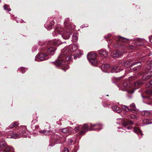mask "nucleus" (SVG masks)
<instances>
[{
	"label": "nucleus",
	"mask_w": 152,
	"mask_h": 152,
	"mask_svg": "<svg viewBox=\"0 0 152 152\" xmlns=\"http://www.w3.org/2000/svg\"><path fill=\"white\" fill-rule=\"evenodd\" d=\"M147 104H150L152 105V99H151L150 100V102L148 103Z\"/></svg>",
	"instance_id": "44"
},
{
	"label": "nucleus",
	"mask_w": 152,
	"mask_h": 152,
	"mask_svg": "<svg viewBox=\"0 0 152 152\" xmlns=\"http://www.w3.org/2000/svg\"><path fill=\"white\" fill-rule=\"evenodd\" d=\"M102 128V125L100 124H97L94 125L91 124H84L83 125H79L76 127L75 130L78 132V134L81 135L85 133L88 130H99Z\"/></svg>",
	"instance_id": "1"
},
{
	"label": "nucleus",
	"mask_w": 152,
	"mask_h": 152,
	"mask_svg": "<svg viewBox=\"0 0 152 152\" xmlns=\"http://www.w3.org/2000/svg\"><path fill=\"white\" fill-rule=\"evenodd\" d=\"M145 115H147L148 114V111H145L144 112Z\"/></svg>",
	"instance_id": "43"
},
{
	"label": "nucleus",
	"mask_w": 152,
	"mask_h": 152,
	"mask_svg": "<svg viewBox=\"0 0 152 152\" xmlns=\"http://www.w3.org/2000/svg\"><path fill=\"white\" fill-rule=\"evenodd\" d=\"M131 128H132L131 127H127V129H131Z\"/></svg>",
	"instance_id": "49"
},
{
	"label": "nucleus",
	"mask_w": 152,
	"mask_h": 152,
	"mask_svg": "<svg viewBox=\"0 0 152 152\" xmlns=\"http://www.w3.org/2000/svg\"><path fill=\"white\" fill-rule=\"evenodd\" d=\"M68 48L70 52L71 53L76 50L78 48V46L76 45H73L69 46Z\"/></svg>",
	"instance_id": "15"
},
{
	"label": "nucleus",
	"mask_w": 152,
	"mask_h": 152,
	"mask_svg": "<svg viewBox=\"0 0 152 152\" xmlns=\"http://www.w3.org/2000/svg\"><path fill=\"white\" fill-rule=\"evenodd\" d=\"M54 23V22L53 20L51 21L50 23L49 22H47V23L45 24V26L48 30H51Z\"/></svg>",
	"instance_id": "13"
},
{
	"label": "nucleus",
	"mask_w": 152,
	"mask_h": 152,
	"mask_svg": "<svg viewBox=\"0 0 152 152\" xmlns=\"http://www.w3.org/2000/svg\"><path fill=\"white\" fill-rule=\"evenodd\" d=\"M63 30V29L62 28H56L55 29V31L53 32V36H55L58 34H61V36L64 39H68L70 37L71 34L70 31H64L62 32Z\"/></svg>",
	"instance_id": "3"
},
{
	"label": "nucleus",
	"mask_w": 152,
	"mask_h": 152,
	"mask_svg": "<svg viewBox=\"0 0 152 152\" xmlns=\"http://www.w3.org/2000/svg\"><path fill=\"white\" fill-rule=\"evenodd\" d=\"M98 53L101 56L106 57L107 56L108 54L105 50L101 49L98 51Z\"/></svg>",
	"instance_id": "16"
},
{
	"label": "nucleus",
	"mask_w": 152,
	"mask_h": 152,
	"mask_svg": "<svg viewBox=\"0 0 152 152\" xmlns=\"http://www.w3.org/2000/svg\"><path fill=\"white\" fill-rule=\"evenodd\" d=\"M18 125V124L17 122L13 123L9 127L10 128H12L14 127H15Z\"/></svg>",
	"instance_id": "30"
},
{
	"label": "nucleus",
	"mask_w": 152,
	"mask_h": 152,
	"mask_svg": "<svg viewBox=\"0 0 152 152\" xmlns=\"http://www.w3.org/2000/svg\"><path fill=\"white\" fill-rule=\"evenodd\" d=\"M126 39L124 37H121L120 36L117 37L115 39L116 41H120L121 42H125L126 41L124 40Z\"/></svg>",
	"instance_id": "24"
},
{
	"label": "nucleus",
	"mask_w": 152,
	"mask_h": 152,
	"mask_svg": "<svg viewBox=\"0 0 152 152\" xmlns=\"http://www.w3.org/2000/svg\"><path fill=\"white\" fill-rule=\"evenodd\" d=\"M121 88L122 91H127L128 93L129 94H133L134 91L133 89L132 85L131 84H128L127 82L123 83Z\"/></svg>",
	"instance_id": "5"
},
{
	"label": "nucleus",
	"mask_w": 152,
	"mask_h": 152,
	"mask_svg": "<svg viewBox=\"0 0 152 152\" xmlns=\"http://www.w3.org/2000/svg\"><path fill=\"white\" fill-rule=\"evenodd\" d=\"M69 150L68 148H64L62 152H68Z\"/></svg>",
	"instance_id": "40"
},
{
	"label": "nucleus",
	"mask_w": 152,
	"mask_h": 152,
	"mask_svg": "<svg viewBox=\"0 0 152 152\" xmlns=\"http://www.w3.org/2000/svg\"><path fill=\"white\" fill-rule=\"evenodd\" d=\"M61 54L58 57L59 59L63 57H64L65 56L69 55L70 53L68 48H65L61 50Z\"/></svg>",
	"instance_id": "11"
},
{
	"label": "nucleus",
	"mask_w": 152,
	"mask_h": 152,
	"mask_svg": "<svg viewBox=\"0 0 152 152\" xmlns=\"http://www.w3.org/2000/svg\"><path fill=\"white\" fill-rule=\"evenodd\" d=\"M56 66H63L64 69L65 71V69H67L69 68V66L67 65V63H66L63 59H61L60 60H58L54 63Z\"/></svg>",
	"instance_id": "6"
},
{
	"label": "nucleus",
	"mask_w": 152,
	"mask_h": 152,
	"mask_svg": "<svg viewBox=\"0 0 152 152\" xmlns=\"http://www.w3.org/2000/svg\"><path fill=\"white\" fill-rule=\"evenodd\" d=\"M134 132L138 134L142 135V133L141 131L137 127H135L134 129Z\"/></svg>",
	"instance_id": "25"
},
{
	"label": "nucleus",
	"mask_w": 152,
	"mask_h": 152,
	"mask_svg": "<svg viewBox=\"0 0 152 152\" xmlns=\"http://www.w3.org/2000/svg\"><path fill=\"white\" fill-rule=\"evenodd\" d=\"M121 54L119 53L118 51L116 52H112L111 54V56L113 57L118 58L119 57Z\"/></svg>",
	"instance_id": "20"
},
{
	"label": "nucleus",
	"mask_w": 152,
	"mask_h": 152,
	"mask_svg": "<svg viewBox=\"0 0 152 152\" xmlns=\"http://www.w3.org/2000/svg\"><path fill=\"white\" fill-rule=\"evenodd\" d=\"M50 132L49 130H41L39 131V133L43 134L45 135H48Z\"/></svg>",
	"instance_id": "27"
},
{
	"label": "nucleus",
	"mask_w": 152,
	"mask_h": 152,
	"mask_svg": "<svg viewBox=\"0 0 152 152\" xmlns=\"http://www.w3.org/2000/svg\"><path fill=\"white\" fill-rule=\"evenodd\" d=\"M134 43L137 46H140L144 44V40L140 39H137Z\"/></svg>",
	"instance_id": "17"
},
{
	"label": "nucleus",
	"mask_w": 152,
	"mask_h": 152,
	"mask_svg": "<svg viewBox=\"0 0 152 152\" xmlns=\"http://www.w3.org/2000/svg\"><path fill=\"white\" fill-rule=\"evenodd\" d=\"M147 88L146 93L148 94L152 95V79L145 85Z\"/></svg>",
	"instance_id": "10"
},
{
	"label": "nucleus",
	"mask_w": 152,
	"mask_h": 152,
	"mask_svg": "<svg viewBox=\"0 0 152 152\" xmlns=\"http://www.w3.org/2000/svg\"><path fill=\"white\" fill-rule=\"evenodd\" d=\"M26 69H25L24 68L21 67L18 70H20L22 73H23L25 72Z\"/></svg>",
	"instance_id": "38"
},
{
	"label": "nucleus",
	"mask_w": 152,
	"mask_h": 152,
	"mask_svg": "<svg viewBox=\"0 0 152 152\" xmlns=\"http://www.w3.org/2000/svg\"><path fill=\"white\" fill-rule=\"evenodd\" d=\"M152 76V69H150L147 73H145L142 77L143 80L149 79Z\"/></svg>",
	"instance_id": "12"
},
{
	"label": "nucleus",
	"mask_w": 152,
	"mask_h": 152,
	"mask_svg": "<svg viewBox=\"0 0 152 152\" xmlns=\"http://www.w3.org/2000/svg\"><path fill=\"white\" fill-rule=\"evenodd\" d=\"M150 41L152 43V36L149 37Z\"/></svg>",
	"instance_id": "42"
},
{
	"label": "nucleus",
	"mask_w": 152,
	"mask_h": 152,
	"mask_svg": "<svg viewBox=\"0 0 152 152\" xmlns=\"http://www.w3.org/2000/svg\"><path fill=\"white\" fill-rule=\"evenodd\" d=\"M51 43L56 46H58L61 44V42L59 39H55Z\"/></svg>",
	"instance_id": "19"
},
{
	"label": "nucleus",
	"mask_w": 152,
	"mask_h": 152,
	"mask_svg": "<svg viewBox=\"0 0 152 152\" xmlns=\"http://www.w3.org/2000/svg\"><path fill=\"white\" fill-rule=\"evenodd\" d=\"M78 40V35L76 34H74L72 37V40L74 42H76Z\"/></svg>",
	"instance_id": "26"
},
{
	"label": "nucleus",
	"mask_w": 152,
	"mask_h": 152,
	"mask_svg": "<svg viewBox=\"0 0 152 152\" xmlns=\"http://www.w3.org/2000/svg\"><path fill=\"white\" fill-rule=\"evenodd\" d=\"M21 137H26L25 134L23 133H20L19 134H17L14 132L11 133L8 135V137L9 138H13L16 139Z\"/></svg>",
	"instance_id": "8"
},
{
	"label": "nucleus",
	"mask_w": 152,
	"mask_h": 152,
	"mask_svg": "<svg viewBox=\"0 0 152 152\" xmlns=\"http://www.w3.org/2000/svg\"><path fill=\"white\" fill-rule=\"evenodd\" d=\"M73 140L72 139H70L68 140V143L69 144H72L73 142Z\"/></svg>",
	"instance_id": "39"
},
{
	"label": "nucleus",
	"mask_w": 152,
	"mask_h": 152,
	"mask_svg": "<svg viewBox=\"0 0 152 152\" xmlns=\"http://www.w3.org/2000/svg\"><path fill=\"white\" fill-rule=\"evenodd\" d=\"M129 107L131 108L130 109L132 110V111H131L132 112H133V111L135 110L136 109L135 105L134 103H133L130 104L129 105Z\"/></svg>",
	"instance_id": "28"
},
{
	"label": "nucleus",
	"mask_w": 152,
	"mask_h": 152,
	"mask_svg": "<svg viewBox=\"0 0 152 152\" xmlns=\"http://www.w3.org/2000/svg\"><path fill=\"white\" fill-rule=\"evenodd\" d=\"M143 122L145 124H148L152 123V122L148 119H145L143 121Z\"/></svg>",
	"instance_id": "34"
},
{
	"label": "nucleus",
	"mask_w": 152,
	"mask_h": 152,
	"mask_svg": "<svg viewBox=\"0 0 152 152\" xmlns=\"http://www.w3.org/2000/svg\"><path fill=\"white\" fill-rule=\"evenodd\" d=\"M141 67V65L140 64L139 65L137 66L136 67H134L132 69L133 70H132L135 71L136 70L139 69Z\"/></svg>",
	"instance_id": "37"
},
{
	"label": "nucleus",
	"mask_w": 152,
	"mask_h": 152,
	"mask_svg": "<svg viewBox=\"0 0 152 152\" xmlns=\"http://www.w3.org/2000/svg\"><path fill=\"white\" fill-rule=\"evenodd\" d=\"M110 65L108 64H103L102 65V69H104V70L107 69L109 67Z\"/></svg>",
	"instance_id": "33"
},
{
	"label": "nucleus",
	"mask_w": 152,
	"mask_h": 152,
	"mask_svg": "<svg viewBox=\"0 0 152 152\" xmlns=\"http://www.w3.org/2000/svg\"><path fill=\"white\" fill-rule=\"evenodd\" d=\"M130 117L131 118H132V119H134V118H136V116L133 115H131L130 116Z\"/></svg>",
	"instance_id": "41"
},
{
	"label": "nucleus",
	"mask_w": 152,
	"mask_h": 152,
	"mask_svg": "<svg viewBox=\"0 0 152 152\" xmlns=\"http://www.w3.org/2000/svg\"><path fill=\"white\" fill-rule=\"evenodd\" d=\"M140 64H141V63H140ZM140 64L141 65V64Z\"/></svg>",
	"instance_id": "50"
},
{
	"label": "nucleus",
	"mask_w": 152,
	"mask_h": 152,
	"mask_svg": "<svg viewBox=\"0 0 152 152\" xmlns=\"http://www.w3.org/2000/svg\"><path fill=\"white\" fill-rule=\"evenodd\" d=\"M122 124L124 126V127H125L126 126H127L129 124L133 125L134 124V123L132 121H123L122 122Z\"/></svg>",
	"instance_id": "21"
},
{
	"label": "nucleus",
	"mask_w": 152,
	"mask_h": 152,
	"mask_svg": "<svg viewBox=\"0 0 152 152\" xmlns=\"http://www.w3.org/2000/svg\"><path fill=\"white\" fill-rule=\"evenodd\" d=\"M142 97L143 98H145V99H149V98L148 97H143L142 96Z\"/></svg>",
	"instance_id": "45"
},
{
	"label": "nucleus",
	"mask_w": 152,
	"mask_h": 152,
	"mask_svg": "<svg viewBox=\"0 0 152 152\" xmlns=\"http://www.w3.org/2000/svg\"><path fill=\"white\" fill-rule=\"evenodd\" d=\"M4 9L6 10H7L8 11L11 10V9L9 8V6L8 5L5 4L3 6Z\"/></svg>",
	"instance_id": "32"
},
{
	"label": "nucleus",
	"mask_w": 152,
	"mask_h": 152,
	"mask_svg": "<svg viewBox=\"0 0 152 152\" xmlns=\"http://www.w3.org/2000/svg\"><path fill=\"white\" fill-rule=\"evenodd\" d=\"M80 55H81L83 54V52L81 51H80Z\"/></svg>",
	"instance_id": "48"
},
{
	"label": "nucleus",
	"mask_w": 152,
	"mask_h": 152,
	"mask_svg": "<svg viewBox=\"0 0 152 152\" xmlns=\"http://www.w3.org/2000/svg\"><path fill=\"white\" fill-rule=\"evenodd\" d=\"M49 58L48 55L44 53H39L35 57V60L37 61H42L47 60Z\"/></svg>",
	"instance_id": "7"
},
{
	"label": "nucleus",
	"mask_w": 152,
	"mask_h": 152,
	"mask_svg": "<svg viewBox=\"0 0 152 152\" xmlns=\"http://www.w3.org/2000/svg\"><path fill=\"white\" fill-rule=\"evenodd\" d=\"M122 108L123 110L126 112L132 111V109H130L128 106L125 105H122Z\"/></svg>",
	"instance_id": "23"
},
{
	"label": "nucleus",
	"mask_w": 152,
	"mask_h": 152,
	"mask_svg": "<svg viewBox=\"0 0 152 152\" xmlns=\"http://www.w3.org/2000/svg\"><path fill=\"white\" fill-rule=\"evenodd\" d=\"M142 83V82L140 80H138L134 83V85L135 86L137 87V86L141 85Z\"/></svg>",
	"instance_id": "36"
},
{
	"label": "nucleus",
	"mask_w": 152,
	"mask_h": 152,
	"mask_svg": "<svg viewBox=\"0 0 152 152\" xmlns=\"http://www.w3.org/2000/svg\"><path fill=\"white\" fill-rule=\"evenodd\" d=\"M111 35L110 34H108L107 35V37L109 38L111 36Z\"/></svg>",
	"instance_id": "47"
},
{
	"label": "nucleus",
	"mask_w": 152,
	"mask_h": 152,
	"mask_svg": "<svg viewBox=\"0 0 152 152\" xmlns=\"http://www.w3.org/2000/svg\"><path fill=\"white\" fill-rule=\"evenodd\" d=\"M56 50V48L54 47H51L47 49V52L48 54L53 55Z\"/></svg>",
	"instance_id": "14"
},
{
	"label": "nucleus",
	"mask_w": 152,
	"mask_h": 152,
	"mask_svg": "<svg viewBox=\"0 0 152 152\" xmlns=\"http://www.w3.org/2000/svg\"><path fill=\"white\" fill-rule=\"evenodd\" d=\"M65 25L66 29H69V30H73L75 28V26L72 24L69 21L68 18H66L64 22Z\"/></svg>",
	"instance_id": "9"
},
{
	"label": "nucleus",
	"mask_w": 152,
	"mask_h": 152,
	"mask_svg": "<svg viewBox=\"0 0 152 152\" xmlns=\"http://www.w3.org/2000/svg\"><path fill=\"white\" fill-rule=\"evenodd\" d=\"M96 54L94 52L89 53L87 55V57L89 61L94 66H96L97 64V62L96 58Z\"/></svg>",
	"instance_id": "4"
},
{
	"label": "nucleus",
	"mask_w": 152,
	"mask_h": 152,
	"mask_svg": "<svg viewBox=\"0 0 152 152\" xmlns=\"http://www.w3.org/2000/svg\"><path fill=\"white\" fill-rule=\"evenodd\" d=\"M4 151L3 152H13L14 150L12 148L8 146H6L4 147Z\"/></svg>",
	"instance_id": "18"
},
{
	"label": "nucleus",
	"mask_w": 152,
	"mask_h": 152,
	"mask_svg": "<svg viewBox=\"0 0 152 152\" xmlns=\"http://www.w3.org/2000/svg\"><path fill=\"white\" fill-rule=\"evenodd\" d=\"M6 146V144L4 140H2L0 142V148H3L5 147Z\"/></svg>",
	"instance_id": "29"
},
{
	"label": "nucleus",
	"mask_w": 152,
	"mask_h": 152,
	"mask_svg": "<svg viewBox=\"0 0 152 152\" xmlns=\"http://www.w3.org/2000/svg\"><path fill=\"white\" fill-rule=\"evenodd\" d=\"M113 110L117 113H119L121 112V110L120 108L116 106H114L112 107Z\"/></svg>",
	"instance_id": "22"
},
{
	"label": "nucleus",
	"mask_w": 152,
	"mask_h": 152,
	"mask_svg": "<svg viewBox=\"0 0 152 152\" xmlns=\"http://www.w3.org/2000/svg\"><path fill=\"white\" fill-rule=\"evenodd\" d=\"M139 63L138 62L135 63H133L130 65V64H131V62L130 61L121 63L118 66H113L110 70V72L111 73H117L122 70L124 68L128 66L130 67H132L134 65Z\"/></svg>",
	"instance_id": "2"
},
{
	"label": "nucleus",
	"mask_w": 152,
	"mask_h": 152,
	"mask_svg": "<svg viewBox=\"0 0 152 152\" xmlns=\"http://www.w3.org/2000/svg\"><path fill=\"white\" fill-rule=\"evenodd\" d=\"M115 47H120V46L119 45H115Z\"/></svg>",
	"instance_id": "46"
},
{
	"label": "nucleus",
	"mask_w": 152,
	"mask_h": 152,
	"mask_svg": "<svg viewBox=\"0 0 152 152\" xmlns=\"http://www.w3.org/2000/svg\"><path fill=\"white\" fill-rule=\"evenodd\" d=\"M69 129L70 128L68 129L66 128L63 129H61V132L64 133H69Z\"/></svg>",
	"instance_id": "31"
},
{
	"label": "nucleus",
	"mask_w": 152,
	"mask_h": 152,
	"mask_svg": "<svg viewBox=\"0 0 152 152\" xmlns=\"http://www.w3.org/2000/svg\"><path fill=\"white\" fill-rule=\"evenodd\" d=\"M72 56L71 55L67 56L66 57V60L67 61H69V62H70L72 60Z\"/></svg>",
	"instance_id": "35"
}]
</instances>
